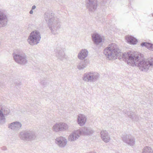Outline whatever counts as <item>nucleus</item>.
I'll use <instances>...</instances> for the list:
<instances>
[{"instance_id": "nucleus-11", "label": "nucleus", "mask_w": 153, "mask_h": 153, "mask_svg": "<svg viewBox=\"0 0 153 153\" xmlns=\"http://www.w3.org/2000/svg\"><path fill=\"white\" fill-rule=\"evenodd\" d=\"M79 129L74 130L68 137V140L70 142H74L77 140L81 135Z\"/></svg>"}, {"instance_id": "nucleus-29", "label": "nucleus", "mask_w": 153, "mask_h": 153, "mask_svg": "<svg viewBox=\"0 0 153 153\" xmlns=\"http://www.w3.org/2000/svg\"><path fill=\"white\" fill-rule=\"evenodd\" d=\"M150 60L151 61V63L152 64V67H153V58H151L150 59Z\"/></svg>"}, {"instance_id": "nucleus-18", "label": "nucleus", "mask_w": 153, "mask_h": 153, "mask_svg": "<svg viewBox=\"0 0 153 153\" xmlns=\"http://www.w3.org/2000/svg\"><path fill=\"white\" fill-rule=\"evenodd\" d=\"M7 22V18L5 15L0 11V27L5 26Z\"/></svg>"}, {"instance_id": "nucleus-1", "label": "nucleus", "mask_w": 153, "mask_h": 153, "mask_svg": "<svg viewBox=\"0 0 153 153\" xmlns=\"http://www.w3.org/2000/svg\"><path fill=\"white\" fill-rule=\"evenodd\" d=\"M103 53L106 59L109 60L115 59L118 56H122L123 60L128 65L134 66L137 65L141 57L135 52H130L123 53L120 52L117 45L115 43H111L104 50Z\"/></svg>"}, {"instance_id": "nucleus-31", "label": "nucleus", "mask_w": 153, "mask_h": 153, "mask_svg": "<svg viewBox=\"0 0 153 153\" xmlns=\"http://www.w3.org/2000/svg\"><path fill=\"white\" fill-rule=\"evenodd\" d=\"M41 83L43 85H45L46 84L45 82H43L42 81H41Z\"/></svg>"}, {"instance_id": "nucleus-14", "label": "nucleus", "mask_w": 153, "mask_h": 153, "mask_svg": "<svg viewBox=\"0 0 153 153\" xmlns=\"http://www.w3.org/2000/svg\"><path fill=\"white\" fill-rule=\"evenodd\" d=\"M87 120L86 116L83 114H79L77 117L76 122L77 124L80 126L85 125Z\"/></svg>"}, {"instance_id": "nucleus-12", "label": "nucleus", "mask_w": 153, "mask_h": 153, "mask_svg": "<svg viewBox=\"0 0 153 153\" xmlns=\"http://www.w3.org/2000/svg\"><path fill=\"white\" fill-rule=\"evenodd\" d=\"M55 143L59 147H64L67 145V141L66 138L63 136H59L56 138Z\"/></svg>"}, {"instance_id": "nucleus-35", "label": "nucleus", "mask_w": 153, "mask_h": 153, "mask_svg": "<svg viewBox=\"0 0 153 153\" xmlns=\"http://www.w3.org/2000/svg\"><path fill=\"white\" fill-rule=\"evenodd\" d=\"M119 58L120 59H121V57H119Z\"/></svg>"}, {"instance_id": "nucleus-23", "label": "nucleus", "mask_w": 153, "mask_h": 153, "mask_svg": "<svg viewBox=\"0 0 153 153\" xmlns=\"http://www.w3.org/2000/svg\"><path fill=\"white\" fill-rule=\"evenodd\" d=\"M4 110L1 107L0 108V124L3 123L5 120V114L4 113Z\"/></svg>"}, {"instance_id": "nucleus-13", "label": "nucleus", "mask_w": 153, "mask_h": 153, "mask_svg": "<svg viewBox=\"0 0 153 153\" xmlns=\"http://www.w3.org/2000/svg\"><path fill=\"white\" fill-rule=\"evenodd\" d=\"M82 135L90 136L93 134L94 130L91 127L85 126L79 129Z\"/></svg>"}, {"instance_id": "nucleus-4", "label": "nucleus", "mask_w": 153, "mask_h": 153, "mask_svg": "<svg viewBox=\"0 0 153 153\" xmlns=\"http://www.w3.org/2000/svg\"><path fill=\"white\" fill-rule=\"evenodd\" d=\"M41 39V34L39 31L35 30L31 32L27 41L29 45L33 46L38 44L39 42Z\"/></svg>"}, {"instance_id": "nucleus-34", "label": "nucleus", "mask_w": 153, "mask_h": 153, "mask_svg": "<svg viewBox=\"0 0 153 153\" xmlns=\"http://www.w3.org/2000/svg\"><path fill=\"white\" fill-rule=\"evenodd\" d=\"M8 128H10V125H8Z\"/></svg>"}, {"instance_id": "nucleus-27", "label": "nucleus", "mask_w": 153, "mask_h": 153, "mask_svg": "<svg viewBox=\"0 0 153 153\" xmlns=\"http://www.w3.org/2000/svg\"><path fill=\"white\" fill-rule=\"evenodd\" d=\"M141 45L142 46H145L148 49H150V46L151 45V44H150L147 42H144L141 44Z\"/></svg>"}, {"instance_id": "nucleus-30", "label": "nucleus", "mask_w": 153, "mask_h": 153, "mask_svg": "<svg viewBox=\"0 0 153 153\" xmlns=\"http://www.w3.org/2000/svg\"><path fill=\"white\" fill-rule=\"evenodd\" d=\"M151 45L150 46V49L149 50L153 51V45L151 44Z\"/></svg>"}, {"instance_id": "nucleus-3", "label": "nucleus", "mask_w": 153, "mask_h": 153, "mask_svg": "<svg viewBox=\"0 0 153 153\" xmlns=\"http://www.w3.org/2000/svg\"><path fill=\"white\" fill-rule=\"evenodd\" d=\"M19 137L25 141H31L36 138L35 132L30 130H22L19 133Z\"/></svg>"}, {"instance_id": "nucleus-28", "label": "nucleus", "mask_w": 153, "mask_h": 153, "mask_svg": "<svg viewBox=\"0 0 153 153\" xmlns=\"http://www.w3.org/2000/svg\"><path fill=\"white\" fill-rule=\"evenodd\" d=\"M36 8V6L35 5H33L31 8V10H33Z\"/></svg>"}, {"instance_id": "nucleus-33", "label": "nucleus", "mask_w": 153, "mask_h": 153, "mask_svg": "<svg viewBox=\"0 0 153 153\" xmlns=\"http://www.w3.org/2000/svg\"><path fill=\"white\" fill-rule=\"evenodd\" d=\"M6 148L5 147H3V149H2L3 150H6Z\"/></svg>"}, {"instance_id": "nucleus-24", "label": "nucleus", "mask_w": 153, "mask_h": 153, "mask_svg": "<svg viewBox=\"0 0 153 153\" xmlns=\"http://www.w3.org/2000/svg\"><path fill=\"white\" fill-rule=\"evenodd\" d=\"M142 153H153V150L151 147L146 146L142 149Z\"/></svg>"}, {"instance_id": "nucleus-6", "label": "nucleus", "mask_w": 153, "mask_h": 153, "mask_svg": "<svg viewBox=\"0 0 153 153\" xmlns=\"http://www.w3.org/2000/svg\"><path fill=\"white\" fill-rule=\"evenodd\" d=\"M152 65L149 59H143L141 58L137 66L140 71L146 72L152 68Z\"/></svg>"}, {"instance_id": "nucleus-10", "label": "nucleus", "mask_w": 153, "mask_h": 153, "mask_svg": "<svg viewBox=\"0 0 153 153\" xmlns=\"http://www.w3.org/2000/svg\"><path fill=\"white\" fill-rule=\"evenodd\" d=\"M122 139L124 143L131 147L135 144V139L130 135L125 134L122 137Z\"/></svg>"}, {"instance_id": "nucleus-20", "label": "nucleus", "mask_w": 153, "mask_h": 153, "mask_svg": "<svg viewBox=\"0 0 153 153\" xmlns=\"http://www.w3.org/2000/svg\"><path fill=\"white\" fill-rule=\"evenodd\" d=\"M88 51L86 49H82L79 53L78 58L80 60H83L88 56Z\"/></svg>"}, {"instance_id": "nucleus-32", "label": "nucleus", "mask_w": 153, "mask_h": 153, "mask_svg": "<svg viewBox=\"0 0 153 153\" xmlns=\"http://www.w3.org/2000/svg\"><path fill=\"white\" fill-rule=\"evenodd\" d=\"M29 13L30 14H32L33 13V10H31L29 12Z\"/></svg>"}, {"instance_id": "nucleus-5", "label": "nucleus", "mask_w": 153, "mask_h": 153, "mask_svg": "<svg viewBox=\"0 0 153 153\" xmlns=\"http://www.w3.org/2000/svg\"><path fill=\"white\" fill-rule=\"evenodd\" d=\"M100 77L99 74L95 72H89L85 73L82 76V79L86 82H95L98 80Z\"/></svg>"}, {"instance_id": "nucleus-7", "label": "nucleus", "mask_w": 153, "mask_h": 153, "mask_svg": "<svg viewBox=\"0 0 153 153\" xmlns=\"http://www.w3.org/2000/svg\"><path fill=\"white\" fill-rule=\"evenodd\" d=\"M13 56L16 62L20 64L25 65L27 62V58L25 54L14 53L13 54Z\"/></svg>"}, {"instance_id": "nucleus-26", "label": "nucleus", "mask_w": 153, "mask_h": 153, "mask_svg": "<svg viewBox=\"0 0 153 153\" xmlns=\"http://www.w3.org/2000/svg\"><path fill=\"white\" fill-rule=\"evenodd\" d=\"M86 67V63L83 61H81L78 63L77 66V68L79 70H82Z\"/></svg>"}, {"instance_id": "nucleus-16", "label": "nucleus", "mask_w": 153, "mask_h": 153, "mask_svg": "<svg viewBox=\"0 0 153 153\" xmlns=\"http://www.w3.org/2000/svg\"><path fill=\"white\" fill-rule=\"evenodd\" d=\"M92 41L96 45H98L102 41V39L101 36L99 34L94 33L91 35Z\"/></svg>"}, {"instance_id": "nucleus-25", "label": "nucleus", "mask_w": 153, "mask_h": 153, "mask_svg": "<svg viewBox=\"0 0 153 153\" xmlns=\"http://www.w3.org/2000/svg\"><path fill=\"white\" fill-rule=\"evenodd\" d=\"M60 124L61 131H65L69 129L70 127L69 124L64 122H60Z\"/></svg>"}, {"instance_id": "nucleus-17", "label": "nucleus", "mask_w": 153, "mask_h": 153, "mask_svg": "<svg viewBox=\"0 0 153 153\" xmlns=\"http://www.w3.org/2000/svg\"><path fill=\"white\" fill-rule=\"evenodd\" d=\"M123 113L127 114L128 116L133 121H137L139 120L138 116L133 112L125 111H123Z\"/></svg>"}, {"instance_id": "nucleus-8", "label": "nucleus", "mask_w": 153, "mask_h": 153, "mask_svg": "<svg viewBox=\"0 0 153 153\" xmlns=\"http://www.w3.org/2000/svg\"><path fill=\"white\" fill-rule=\"evenodd\" d=\"M65 49L60 45H57L54 51L56 56L58 59L61 61L66 59V55L65 53Z\"/></svg>"}, {"instance_id": "nucleus-15", "label": "nucleus", "mask_w": 153, "mask_h": 153, "mask_svg": "<svg viewBox=\"0 0 153 153\" xmlns=\"http://www.w3.org/2000/svg\"><path fill=\"white\" fill-rule=\"evenodd\" d=\"M101 139L105 143L109 142L110 140V137L108 132L106 130H102L100 133Z\"/></svg>"}, {"instance_id": "nucleus-19", "label": "nucleus", "mask_w": 153, "mask_h": 153, "mask_svg": "<svg viewBox=\"0 0 153 153\" xmlns=\"http://www.w3.org/2000/svg\"><path fill=\"white\" fill-rule=\"evenodd\" d=\"M22 126V124L18 121L13 122L10 124V128L15 131L19 130Z\"/></svg>"}, {"instance_id": "nucleus-22", "label": "nucleus", "mask_w": 153, "mask_h": 153, "mask_svg": "<svg viewBox=\"0 0 153 153\" xmlns=\"http://www.w3.org/2000/svg\"><path fill=\"white\" fill-rule=\"evenodd\" d=\"M52 130L56 133L61 131L60 122L54 124L52 128Z\"/></svg>"}, {"instance_id": "nucleus-2", "label": "nucleus", "mask_w": 153, "mask_h": 153, "mask_svg": "<svg viewBox=\"0 0 153 153\" xmlns=\"http://www.w3.org/2000/svg\"><path fill=\"white\" fill-rule=\"evenodd\" d=\"M45 19L47 22L48 27L53 34H58L57 31L61 27L60 20L54 16L53 13L46 12L45 14Z\"/></svg>"}, {"instance_id": "nucleus-21", "label": "nucleus", "mask_w": 153, "mask_h": 153, "mask_svg": "<svg viewBox=\"0 0 153 153\" xmlns=\"http://www.w3.org/2000/svg\"><path fill=\"white\" fill-rule=\"evenodd\" d=\"M126 39L127 42L131 44L135 45L137 42V40L131 36H126Z\"/></svg>"}, {"instance_id": "nucleus-9", "label": "nucleus", "mask_w": 153, "mask_h": 153, "mask_svg": "<svg viewBox=\"0 0 153 153\" xmlns=\"http://www.w3.org/2000/svg\"><path fill=\"white\" fill-rule=\"evenodd\" d=\"M85 5L87 9L90 12H93L97 6V0H85Z\"/></svg>"}]
</instances>
